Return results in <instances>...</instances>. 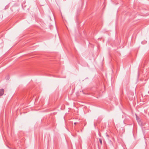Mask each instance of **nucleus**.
Wrapping results in <instances>:
<instances>
[{"instance_id": "2", "label": "nucleus", "mask_w": 149, "mask_h": 149, "mask_svg": "<svg viewBox=\"0 0 149 149\" xmlns=\"http://www.w3.org/2000/svg\"><path fill=\"white\" fill-rule=\"evenodd\" d=\"M99 141L100 142V144L101 145H102V140L101 138H100L99 139Z\"/></svg>"}, {"instance_id": "4", "label": "nucleus", "mask_w": 149, "mask_h": 149, "mask_svg": "<svg viewBox=\"0 0 149 149\" xmlns=\"http://www.w3.org/2000/svg\"><path fill=\"white\" fill-rule=\"evenodd\" d=\"M77 123H76V122L74 123V124L75 125H76L77 124Z\"/></svg>"}, {"instance_id": "3", "label": "nucleus", "mask_w": 149, "mask_h": 149, "mask_svg": "<svg viewBox=\"0 0 149 149\" xmlns=\"http://www.w3.org/2000/svg\"><path fill=\"white\" fill-rule=\"evenodd\" d=\"M106 136L107 137H109V136L108 135H106Z\"/></svg>"}, {"instance_id": "1", "label": "nucleus", "mask_w": 149, "mask_h": 149, "mask_svg": "<svg viewBox=\"0 0 149 149\" xmlns=\"http://www.w3.org/2000/svg\"><path fill=\"white\" fill-rule=\"evenodd\" d=\"M4 90L3 89H0V96H2L4 93Z\"/></svg>"}, {"instance_id": "5", "label": "nucleus", "mask_w": 149, "mask_h": 149, "mask_svg": "<svg viewBox=\"0 0 149 149\" xmlns=\"http://www.w3.org/2000/svg\"><path fill=\"white\" fill-rule=\"evenodd\" d=\"M137 118V117H136Z\"/></svg>"}]
</instances>
